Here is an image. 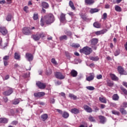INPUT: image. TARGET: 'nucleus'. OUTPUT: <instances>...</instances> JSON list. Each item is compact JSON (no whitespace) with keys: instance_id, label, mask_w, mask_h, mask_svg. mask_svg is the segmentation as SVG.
<instances>
[{"instance_id":"bf43d9fd","label":"nucleus","mask_w":127,"mask_h":127,"mask_svg":"<svg viewBox=\"0 0 127 127\" xmlns=\"http://www.w3.org/2000/svg\"><path fill=\"white\" fill-rule=\"evenodd\" d=\"M3 101L5 102V103H6V102H7V101H8V99H7V97L6 96H4V97H3Z\"/></svg>"},{"instance_id":"3c124183","label":"nucleus","mask_w":127,"mask_h":127,"mask_svg":"<svg viewBox=\"0 0 127 127\" xmlns=\"http://www.w3.org/2000/svg\"><path fill=\"white\" fill-rule=\"evenodd\" d=\"M107 17H108V14H107V13H104L103 14V17L102 18L103 19H104V20H106Z\"/></svg>"},{"instance_id":"bb28decb","label":"nucleus","mask_w":127,"mask_h":127,"mask_svg":"<svg viewBox=\"0 0 127 127\" xmlns=\"http://www.w3.org/2000/svg\"><path fill=\"white\" fill-rule=\"evenodd\" d=\"M110 77L112 80H119V78L115 74L111 73Z\"/></svg>"},{"instance_id":"e2e57ef3","label":"nucleus","mask_w":127,"mask_h":127,"mask_svg":"<svg viewBox=\"0 0 127 127\" xmlns=\"http://www.w3.org/2000/svg\"><path fill=\"white\" fill-rule=\"evenodd\" d=\"M57 111L61 115H62V114L63 113V112H62V110H59V109H57Z\"/></svg>"},{"instance_id":"423d86ee","label":"nucleus","mask_w":127,"mask_h":127,"mask_svg":"<svg viewBox=\"0 0 127 127\" xmlns=\"http://www.w3.org/2000/svg\"><path fill=\"white\" fill-rule=\"evenodd\" d=\"M5 90H7L3 93L4 96H9V95H11V94H12V92H13L12 88L8 87H5Z\"/></svg>"},{"instance_id":"9d476101","label":"nucleus","mask_w":127,"mask_h":127,"mask_svg":"<svg viewBox=\"0 0 127 127\" xmlns=\"http://www.w3.org/2000/svg\"><path fill=\"white\" fill-rule=\"evenodd\" d=\"M36 85L39 89H45L46 87V84L41 82L40 81L36 82Z\"/></svg>"},{"instance_id":"0eeeda50","label":"nucleus","mask_w":127,"mask_h":127,"mask_svg":"<svg viewBox=\"0 0 127 127\" xmlns=\"http://www.w3.org/2000/svg\"><path fill=\"white\" fill-rule=\"evenodd\" d=\"M118 71L120 75H127V72L125 71L124 67H122V66H118Z\"/></svg>"},{"instance_id":"1a4fd4ad","label":"nucleus","mask_w":127,"mask_h":127,"mask_svg":"<svg viewBox=\"0 0 127 127\" xmlns=\"http://www.w3.org/2000/svg\"><path fill=\"white\" fill-rule=\"evenodd\" d=\"M25 57L29 62H31V61L33 60V55L32 54L26 53L25 55Z\"/></svg>"},{"instance_id":"c03bdc74","label":"nucleus","mask_w":127,"mask_h":127,"mask_svg":"<svg viewBox=\"0 0 127 127\" xmlns=\"http://www.w3.org/2000/svg\"><path fill=\"white\" fill-rule=\"evenodd\" d=\"M46 75H51L52 74V70L49 69V70H47L46 72Z\"/></svg>"},{"instance_id":"393cba45","label":"nucleus","mask_w":127,"mask_h":127,"mask_svg":"<svg viewBox=\"0 0 127 127\" xmlns=\"http://www.w3.org/2000/svg\"><path fill=\"white\" fill-rule=\"evenodd\" d=\"M99 120H100L101 123L102 124H104L106 122V118L105 117H103L102 116H99Z\"/></svg>"},{"instance_id":"4be33fe9","label":"nucleus","mask_w":127,"mask_h":127,"mask_svg":"<svg viewBox=\"0 0 127 127\" xmlns=\"http://www.w3.org/2000/svg\"><path fill=\"white\" fill-rule=\"evenodd\" d=\"M93 26L95 27V28H101V23L99 22H95L93 23Z\"/></svg>"},{"instance_id":"2f4dec72","label":"nucleus","mask_w":127,"mask_h":127,"mask_svg":"<svg viewBox=\"0 0 127 127\" xmlns=\"http://www.w3.org/2000/svg\"><path fill=\"white\" fill-rule=\"evenodd\" d=\"M67 39H68V37H67V36L66 35H64V36H62L60 37V40L61 41H62V40H67Z\"/></svg>"},{"instance_id":"dca6fc26","label":"nucleus","mask_w":127,"mask_h":127,"mask_svg":"<svg viewBox=\"0 0 127 127\" xmlns=\"http://www.w3.org/2000/svg\"><path fill=\"white\" fill-rule=\"evenodd\" d=\"M83 109L87 113H92V108H91V107H89L88 105H84Z\"/></svg>"},{"instance_id":"774afa93","label":"nucleus","mask_w":127,"mask_h":127,"mask_svg":"<svg viewBox=\"0 0 127 127\" xmlns=\"http://www.w3.org/2000/svg\"><path fill=\"white\" fill-rule=\"evenodd\" d=\"M124 46L126 50L127 51V42L126 43V44L124 45Z\"/></svg>"},{"instance_id":"0e129e2a","label":"nucleus","mask_w":127,"mask_h":127,"mask_svg":"<svg viewBox=\"0 0 127 127\" xmlns=\"http://www.w3.org/2000/svg\"><path fill=\"white\" fill-rule=\"evenodd\" d=\"M92 48H93V50H97V46L92 45Z\"/></svg>"},{"instance_id":"6e6552de","label":"nucleus","mask_w":127,"mask_h":127,"mask_svg":"<svg viewBox=\"0 0 127 127\" xmlns=\"http://www.w3.org/2000/svg\"><path fill=\"white\" fill-rule=\"evenodd\" d=\"M0 32L1 33L2 35H3V36H5V35L8 33L7 29H6L5 27H0Z\"/></svg>"},{"instance_id":"a878e982","label":"nucleus","mask_w":127,"mask_h":127,"mask_svg":"<svg viewBox=\"0 0 127 127\" xmlns=\"http://www.w3.org/2000/svg\"><path fill=\"white\" fill-rule=\"evenodd\" d=\"M42 5L44 8H48L49 7V4L46 2H43Z\"/></svg>"},{"instance_id":"39448f33","label":"nucleus","mask_w":127,"mask_h":127,"mask_svg":"<svg viewBox=\"0 0 127 127\" xmlns=\"http://www.w3.org/2000/svg\"><path fill=\"white\" fill-rule=\"evenodd\" d=\"M55 76L57 79H60V80H63L66 77L65 74H63L61 72H56L55 73Z\"/></svg>"},{"instance_id":"5701e85b","label":"nucleus","mask_w":127,"mask_h":127,"mask_svg":"<svg viewBox=\"0 0 127 127\" xmlns=\"http://www.w3.org/2000/svg\"><path fill=\"white\" fill-rule=\"evenodd\" d=\"M69 5L70 7H71V8L73 10H75V9H76L75 6H74V3H73V1L70 0L69 2Z\"/></svg>"},{"instance_id":"37998d69","label":"nucleus","mask_w":127,"mask_h":127,"mask_svg":"<svg viewBox=\"0 0 127 127\" xmlns=\"http://www.w3.org/2000/svg\"><path fill=\"white\" fill-rule=\"evenodd\" d=\"M86 89L89 90V91H94V90H95V87L93 86H87Z\"/></svg>"},{"instance_id":"5fc2aeb1","label":"nucleus","mask_w":127,"mask_h":127,"mask_svg":"<svg viewBox=\"0 0 127 127\" xmlns=\"http://www.w3.org/2000/svg\"><path fill=\"white\" fill-rule=\"evenodd\" d=\"M127 103L124 102L123 103V105H121V108H127Z\"/></svg>"},{"instance_id":"6ab92c4d","label":"nucleus","mask_w":127,"mask_h":127,"mask_svg":"<svg viewBox=\"0 0 127 127\" xmlns=\"http://www.w3.org/2000/svg\"><path fill=\"white\" fill-rule=\"evenodd\" d=\"M70 112L72 113V114L77 115V114H79V113H80V110L77 108H73L70 110Z\"/></svg>"},{"instance_id":"a18cd8bd","label":"nucleus","mask_w":127,"mask_h":127,"mask_svg":"<svg viewBox=\"0 0 127 127\" xmlns=\"http://www.w3.org/2000/svg\"><path fill=\"white\" fill-rule=\"evenodd\" d=\"M8 120L6 118H2V124H7Z\"/></svg>"},{"instance_id":"4468645a","label":"nucleus","mask_w":127,"mask_h":127,"mask_svg":"<svg viewBox=\"0 0 127 127\" xmlns=\"http://www.w3.org/2000/svg\"><path fill=\"white\" fill-rule=\"evenodd\" d=\"M91 45H93L94 46L97 45L98 44V42H99V40L97 38H93L90 41Z\"/></svg>"},{"instance_id":"ddd939ff","label":"nucleus","mask_w":127,"mask_h":127,"mask_svg":"<svg viewBox=\"0 0 127 127\" xmlns=\"http://www.w3.org/2000/svg\"><path fill=\"white\" fill-rule=\"evenodd\" d=\"M66 15L63 13H62L60 16V21L63 23L66 22Z\"/></svg>"},{"instance_id":"6e6d98bb","label":"nucleus","mask_w":127,"mask_h":127,"mask_svg":"<svg viewBox=\"0 0 127 127\" xmlns=\"http://www.w3.org/2000/svg\"><path fill=\"white\" fill-rule=\"evenodd\" d=\"M65 34L67 35L68 36H71L72 35V32L70 31L66 32Z\"/></svg>"},{"instance_id":"f257e3e1","label":"nucleus","mask_w":127,"mask_h":127,"mask_svg":"<svg viewBox=\"0 0 127 127\" xmlns=\"http://www.w3.org/2000/svg\"><path fill=\"white\" fill-rule=\"evenodd\" d=\"M55 21V18L54 17V15L52 13L47 14L44 16V19L41 18L40 25L41 26H44L45 23L49 25L53 23Z\"/></svg>"},{"instance_id":"9b49d317","label":"nucleus","mask_w":127,"mask_h":127,"mask_svg":"<svg viewBox=\"0 0 127 127\" xmlns=\"http://www.w3.org/2000/svg\"><path fill=\"white\" fill-rule=\"evenodd\" d=\"M45 93L44 92H36L34 94V96L36 98H41V97H43V96H45Z\"/></svg>"},{"instance_id":"f8f14e48","label":"nucleus","mask_w":127,"mask_h":127,"mask_svg":"<svg viewBox=\"0 0 127 127\" xmlns=\"http://www.w3.org/2000/svg\"><path fill=\"white\" fill-rule=\"evenodd\" d=\"M107 31H108V29H104L102 30L95 32V34L96 35L99 36L102 34H105V33H106Z\"/></svg>"},{"instance_id":"473e14b6","label":"nucleus","mask_w":127,"mask_h":127,"mask_svg":"<svg viewBox=\"0 0 127 127\" xmlns=\"http://www.w3.org/2000/svg\"><path fill=\"white\" fill-rule=\"evenodd\" d=\"M120 53H121V50L117 49L114 52V55L115 56H118L120 55Z\"/></svg>"},{"instance_id":"72a5a7b5","label":"nucleus","mask_w":127,"mask_h":127,"mask_svg":"<svg viewBox=\"0 0 127 127\" xmlns=\"http://www.w3.org/2000/svg\"><path fill=\"white\" fill-rule=\"evenodd\" d=\"M13 105H18V104H19V99H14L12 102Z\"/></svg>"},{"instance_id":"aec40b11","label":"nucleus","mask_w":127,"mask_h":127,"mask_svg":"<svg viewBox=\"0 0 127 127\" xmlns=\"http://www.w3.org/2000/svg\"><path fill=\"white\" fill-rule=\"evenodd\" d=\"M89 75V76L86 78V80H94L95 74L94 73H90Z\"/></svg>"},{"instance_id":"b1692460","label":"nucleus","mask_w":127,"mask_h":127,"mask_svg":"<svg viewBox=\"0 0 127 127\" xmlns=\"http://www.w3.org/2000/svg\"><path fill=\"white\" fill-rule=\"evenodd\" d=\"M90 60H92V61H99V60H100V58L98 56L91 57L90 58Z\"/></svg>"},{"instance_id":"052dcab7","label":"nucleus","mask_w":127,"mask_h":127,"mask_svg":"<svg viewBox=\"0 0 127 127\" xmlns=\"http://www.w3.org/2000/svg\"><path fill=\"white\" fill-rule=\"evenodd\" d=\"M4 66H7L8 65V62L7 61H3Z\"/></svg>"},{"instance_id":"e433bc0d","label":"nucleus","mask_w":127,"mask_h":127,"mask_svg":"<svg viewBox=\"0 0 127 127\" xmlns=\"http://www.w3.org/2000/svg\"><path fill=\"white\" fill-rule=\"evenodd\" d=\"M11 18H12L11 15L8 14L6 17V20H7V21H11Z\"/></svg>"},{"instance_id":"7c9ffc66","label":"nucleus","mask_w":127,"mask_h":127,"mask_svg":"<svg viewBox=\"0 0 127 127\" xmlns=\"http://www.w3.org/2000/svg\"><path fill=\"white\" fill-rule=\"evenodd\" d=\"M69 97L70 98V99H72L73 100H77V96L73 94L70 93L69 94Z\"/></svg>"},{"instance_id":"69168bd1","label":"nucleus","mask_w":127,"mask_h":127,"mask_svg":"<svg viewBox=\"0 0 127 127\" xmlns=\"http://www.w3.org/2000/svg\"><path fill=\"white\" fill-rule=\"evenodd\" d=\"M11 125H17V121H13L11 123Z\"/></svg>"},{"instance_id":"338daca9","label":"nucleus","mask_w":127,"mask_h":127,"mask_svg":"<svg viewBox=\"0 0 127 127\" xmlns=\"http://www.w3.org/2000/svg\"><path fill=\"white\" fill-rule=\"evenodd\" d=\"M105 8H110V5L109 4H106L105 6Z\"/></svg>"},{"instance_id":"a211bd4d","label":"nucleus","mask_w":127,"mask_h":127,"mask_svg":"<svg viewBox=\"0 0 127 127\" xmlns=\"http://www.w3.org/2000/svg\"><path fill=\"white\" fill-rule=\"evenodd\" d=\"M70 74L72 77H77L78 75V72H77V71H76L75 69H72L71 70Z\"/></svg>"},{"instance_id":"13d9d810","label":"nucleus","mask_w":127,"mask_h":127,"mask_svg":"<svg viewBox=\"0 0 127 127\" xmlns=\"http://www.w3.org/2000/svg\"><path fill=\"white\" fill-rule=\"evenodd\" d=\"M61 80H58L56 82V85L57 86L58 85H61Z\"/></svg>"},{"instance_id":"864d4df0","label":"nucleus","mask_w":127,"mask_h":127,"mask_svg":"<svg viewBox=\"0 0 127 127\" xmlns=\"http://www.w3.org/2000/svg\"><path fill=\"white\" fill-rule=\"evenodd\" d=\"M107 84L110 87H112V86L114 85V83H113V82H111L110 80H108V81H107Z\"/></svg>"},{"instance_id":"2eb2a0df","label":"nucleus","mask_w":127,"mask_h":127,"mask_svg":"<svg viewBox=\"0 0 127 127\" xmlns=\"http://www.w3.org/2000/svg\"><path fill=\"white\" fill-rule=\"evenodd\" d=\"M84 2L86 5H92L95 3V0H85Z\"/></svg>"},{"instance_id":"ea45409f","label":"nucleus","mask_w":127,"mask_h":127,"mask_svg":"<svg viewBox=\"0 0 127 127\" xmlns=\"http://www.w3.org/2000/svg\"><path fill=\"white\" fill-rule=\"evenodd\" d=\"M115 10H116V11L121 12L122 11V8L119 6L117 5L115 6Z\"/></svg>"},{"instance_id":"8fccbe9b","label":"nucleus","mask_w":127,"mask_h":127,"mask_svg":"<svg viewBox=\"0 0 127 127\" xmlns=\"http://www.w3.org/2000/svg\"><path fill=\"white\" fill-rule=\"evenodd\" d=\"M9 59V56H5L3 58V61H7Z\"/></svg>"},{"instance_id":"20e7f679","label":"nucleus","mask_w":127,"mask_h":127,"mask_svg":"<svg viewBox=\"0 0 127 127\" xmlns=\"http://www.w3.org/2000/svg\"><path fill=\"white\" fill-rule=\"evenodd\" d=\"M79 52L80 53H83L85 55H90L91 53L93 52V50H92V48L88 46H86L83 47V49H80Z\"/></svg>"},{"instance_id":"79ce46f5","label":"nucleus","mask_w":127,"mask_h":127,"mask_svg":"<svg viewBox=\"0 0 127 127\" xmlns=\"http://www.w3.org/2000/svg\"><path fill=\"white\" fill-rule=\"evenodd\" d=\"M51 62L53 64H54V65H58L57 62H56V60L54 58L52 59Z\"/></svg>"},{"instance_id":"f3484780","label":"nucleus","mask_w":127,"mask_h":127,"mask_svg":"<svg viewBox=\"0 0 127 127\" xmlns=\"http://www.w3.org/2000/svg\"><path fill=\"white\" fill-rule=\"evenodd\" d=\"M100 11V9L94 8H91L89 12L91 14H93V13H95L96 12H99Z\"/></svg>"},{"instance_id":"09e8293b","label":"nucleus","mask_w":127,"mask_h":127,"mask_svg":"<svg viewBox=\"0 0 127 127\" xmlns=\"http://www.w3.org/2000/svg\"><path fill=\"white\" fill-rule=\"evenodd\" d=\"M81 17L83 20H87V16L86 14H84L81 15Z\"/></svg>"},{"instance_id":"c756f323","label":"nucleus","mask_w":127,"mask_h":127,"mask_svg":"<svg viewBox=\"0 0 127 127\" xmlns=\"http://www.w3.org/2000/svg\"><path fill=\"white\" fill-rule=\"evenodd\" d=\"M119 98L120 97H119V95H118L117 94H115L113 96V100H114V101H118V100H119Z\"/></svg>"},{"instance_id":"de8ad7c7","label":"nucleus","mask_w":127,"mask_h":127,"mask_svg":"<svg viewBox=\"0 0 127 127\" xmlns=\"http://www.w3.org/2000/svg\"><path fill=\"white\" fill-rule=\"evenodd\" d=\"M28 6H25L24 7V8H23L24 11H25V12H26V13H27L28 12Z\"/></svg>"},{"instance_id":"412c9836","label":"nucleus","mask_w":127,"mask_h":127,"mask_svg":"<svg viewBox=\"0 0 127 127\" xmlns=\"http://www.w3.org/2000/svg\"><path fill=\"white\" fill-rule=\"evenodd\" d=\"M99 101L101 103H103V104H107V99L104 96H101L99 97Z\"/></svg>"},{"instance_id":"f03ea898","label":"nucleus","mask_w":127,"mask_h":127,"mask_svg":"<svg viewBox=\"0 0 127 127\" xmlns=\"http://www.w3.org/2000/svg\"><path fill=\"white\" fill-rule=\"evenodd\" d=\"M33 29H35V27H24L22 29V32L24 35H31L32 34V31L31 30H33Z\"/></svg>"},{"instance_id":"680f3d73","label":"nucleus","mask_w":127,"mask_h":127,"mask_svg":"<svg viewBox=\"0 0 127 127\" xmlns=\"http://www.w3.org/2000/svg\"><path fill=\"white\" fill-rule=\"evenodd\" d=\"M7 1V4H10V3H12V0H6Z\"/></svg>"},{"instance_id":"a19ab883","label":"nucleus","mask_w":127,"mask_h":127,"mask_svg":"<svg viewBox=\"0 0 127 127\" xmlns=\"http://www.w3.org/2000/svg\"><path fill=\"white\" fill-rule=\"evenodd\" d=\"M112 113L113 115H116L117 116H120V112L117 111L116 110H113Z\"/></svg>"},{"instance_id":"58836bf2","label":"nucleus","mask_w":127,"mask_h":127,"mask_svg":"<svg viewBox=\"0 0 127 127\" xmlns=\"http://www.w3.org/2000/svg\"><path fill=\"white\" fill-rule=\"evenodd\" d=\"M33 18L34 20H37L38 19V13H34Z\"/></svg>"},{"instance_id":"cd10ccee","label":"nucleus","mask_w":127,"mask_h":127,"mask_svg":"<svg viewBox=\"0 0 127 127\" xmlns=\"http://www.w3.org/2000/svg\"><path fill=\"white\" fill-rule=\"evenodd\" d=\"M48 118V115L47 114H43L41 116V119L43 121H46Z\"/></svg>"},{"instance_id":"4d7b16f0","label":"nucleus","mask_w":127,"mask_h":127,"mask_svg":"<svg viewBox=\"0 0 127 127\" xmlns=\"http://www.w3.org/2000/svg\"><path fill=\"white\" fill-rule=\"evenodd\" d=\"M96 78L98 79H102V78H103V76L102 75V74L97 75L96 76Z\"/></svg>"},{"instance_id":"49530a36","label":"nucleus","mask_w":127,"mask_h":127,"mask_svg":"<svg viewBox=\"0 0 127 127\" xmlns=\"http://www.w3.org/2000/svg\"><path fill=\"white\" fill-rule=\"evenodd\" d=\"M121 90L123 91V93L125 94V95H127V89H125V88L123 87H121Z\"/></svg>"},{"instance_id":"603ef678","label":"nucleus","mask_w":127,"mask_h":127,"mask_svg":"<svg viewBox=\"0 0 127 127\" xmlns=\"http://www.w3.org/2000/svg\"><path fill=\"white\" fill-rule=\"evenodd\" d=\"M88 120L90 121V122H95V119H94V117L92 116H90L88 118Z\"/></svg>"},{"instance_id":"c9c22d12","label":"nucleus","mask_w":127,"mask_h":127,"mask_svg":"<svg viewBox=\"0 0 127 127\" xmlns=\"http://www.w3.org/2000/svg\"><path fill=\"white\" fill-rule=\"evenodd\" d=\"M71 47H73L74 48H79L80 47V44H72L71 45Z\"/></svg>"},{"instance_id":"4c0bfd02","label":"nucleus","mask_w":127,"mask_h":127,"mask_svg":"<svg viewBox=\"0 0 127 127\" xmlns=\"http://www.w3.org/2000/svg\"><path fill=\"white\" fill-rule=\"evenodd\" d=\"M63 117V118H64V119H67L69 117V113L67 112H64Z\"/></svg>"},{"instance_id":"c85d7f7f","label":"nucleus","mask_w":127,"mask_h":127,"mask_svg":"<svg viewBox=\"0 0 127 127\" xmlns=\"http://www.w3.org/2000/svg\"><path fill=\"white\" fill-rule=\"evenodd\" d=\"M14 58L16 59V60H19V59H20V55L17 53H15Z\"/></svg>"},{"instance_id":"7ed1b4c3","label":"nucleus","mask_w":127,"mask_h":127,"mask_svg":"<svg viewBox=\"0 0 127 127\" xmlns=\"http://www.w3.org/2000/svg\"><path fill=\"white\" fill-rule=\"evenodd\" d=\"M44 37H45V34L43 32H37L36 34H33L31 36V38H33L35 41H39L41 38H44Z\"/></svg>"},{"instance_id":"f704fd0d","label":"nucleus","mask_w":127,"mask_h":127,"mask_svg":"<svg viewBox=\"0 0 127 127\" xmlns=\"http://www.w3.org/2000/svg\"><path fill=\"white\" fill-rule=\"evenodd\" d=\"M120 111L122 114V115H127V111L125 110L124 108H120Z\"/></svg>"}]
</instances>
